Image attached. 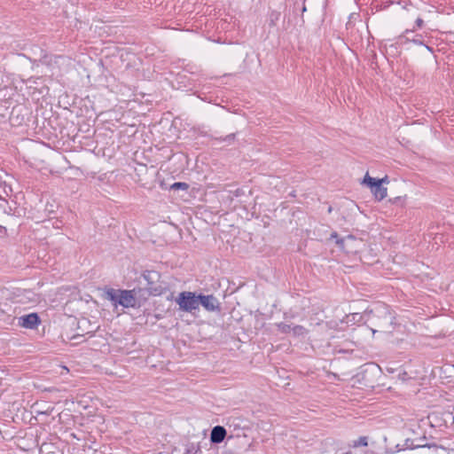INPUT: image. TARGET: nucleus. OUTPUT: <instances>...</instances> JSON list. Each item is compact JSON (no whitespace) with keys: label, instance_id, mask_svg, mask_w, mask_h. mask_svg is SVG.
<instances>
[{"label":"nucleus","instance_id":"5701e85b","mask_svg":"<svg viewBox=\"0 0 454 454\" xmlns=\"http://www.w3.org/2000/svg\"><path fill=\"white\" fill-rule=\"evenodd\" d=\"M380 180H382V184L383 183H387V176H385L384 178H381Z\"/></svg>","mask_w":454,"mask_h":454},{"label":"nucleus","instance_id":"20e7f679","mask_svg":"<svg viewBox=\"0 0 454 454\" xmlns=\"http://www.w3.org/2000/svg\"><path fill=\"white\" fill-rule=\"evenodd\" d=\"M329 239H334L335 244L338 246V247L347 254H356V247H348V243L358 242L357 239L353 235H348L344 238H340L336 231H333L331 233Z\"/></svg>","mask_w":454,"mask_h":454},{"label":"nucleus","instance_id":"0eeeda50","mask_svg":"<svg viewBox=\"0 0 454 454\" xmlns=\"http://www.w3.org/2000/svg\"><path fill=\"white\" fill-rule=\"evenodd\" d=\"M19 322L25 328L35 329L40 325L41 319L36 313H30L20 317Z\"/></svg>","mask_w":454,"mask_h":454},{"label":"nucleus","instance_id":"f03ea898","mask_svg":"<svg viewBox=\"0 0 454 454\" xmlns=\"http://www.w3.org/2000/svg\"><path fill=\"white\" fill-rule=\"evenodd\" d=\"M176 303L179 305L181 310L185 312H192L199 309V295L192 292H181L176 298Z\"/></svg>","mask_w":454,"mask_h":454},{"label":"nucleus","instance_id":"412c9836","mask_svg":"<svg viewBox=\"0 0 454 454\" xmlns=\"http://www.w3.org/2000/svg\"><path fill=\"white\" fill-rule=\"evenodd\" d=\"M357 241L356 243H348L349 247H356V253L358 252V245L361 243V240L357 239Z\"/></svg>","mask_w":454,"mask_h":454},{"label":"nucleus","instance_id":"f3484780","mask_svg":"<svg viewBox=\"0 0 454 454\" xmlns=\"http://www.w3.org/2000/svg\"><path fill=\"white\" fill-rule=\"evenodd\" d=\"M235 133H231V134H229L223 137H218V138H215L216 140H219V141H225V142H228V143H231L234 141L235 139Z\"/></svg>","mask_w":454,"mask_h":454},{"label":"nucleus","instance_id":"39448f33","mask_svg":"<svg viewBox=\"0 0 454 454\" xmlns=\"http://www.w3.org/2000/svg\"><path fill=\"white\" fill-rule=\"evenodd\" d=\"M137 290H121L119 294L118 304L123 308H138L141 303L136 297Z\"/></svg>","mask_w":454,"mask_h":454},{"label":"nucleus","instance_id":"1a4fd4ad","mask_svg":"<svg viewBox=\"0 0 454 454\" xmlns=\"http://www.w3.org/2000/svg\"><path fill=\"white\" fill-rule=\"evenodd\" d=\"M227 431L226 429L222 426H215L212 428L210 433V442L212 443H221L223 442L224 438L226 437Z\"/></svg>","mask_w":454,"mask_h":454},{"label":"nucleus","instance_id":"4468645a","mask_svg":"<svg viewBox=\"0 0 454 454\" xmlns=\"http://www.w3.org/2000/svg\"><path fill=\"white\" fill-rule=\"evenodd\" d=\"M291 331L293 332L294 336H301L307 333L306 328L299 325L293 326Z\"/></svg>","mask_w":454,"mask_h":454},{"label":"nucleus","instance_id":"a211bd4d","mask_svg":"<svg viewBox=\"0 0 454 454\" xmlns=\"http://www.w3.org/2000/svg\"><path fill=\"white\" fill-rule=\"evenodd\" d=\"M279 16H280V13L278 12H276V11L271 12L270 14V25L274 26L275 21L278 20Z\"/></svg>","mask_w":454,"mask_h":454},{"label":"nucleus","instance_id":"dca6fc26","mask_svg":"<svg viewBox=\"0 0 454 454\" xmlns=\"http://www.w3.org/2000/svg\"><path fill=\"white\" fill-rule=\"evenodd\" d=\"M201 450L199 445L191 444L185 450V454H200Z\"/></svg>","mask_w":454,"mask_h":454},{"label":"nucleus","instance_id":"9b49d317","mask_svg":"<svg viewBox=\"0 0 454 454\" xmlns=\"http://www.w3.org/2000/svg\"><path fill=\"white\" fill-rule=\"evenodd\" d=\"M422 38V35H416L412 39H410L409 37H407L405 35H401L399 36V40L401 43L403 42H407V41H411L413 43L415 44H419V45H423L424 43L423 41L421 40Z\"/></svg>","mask_w":454,"mask_h":454},{"label":"nucleus","instance_id":"6ab92c4d","mask_svg":"<svg viewBox=\"0 0 454 454\" xmlns=\"http://www.w3.org/2000/svg\"><path fill=\"white\" fill-rule=\"evenodd\" d=\"M416 27L421 28L424 25V20L421 18H418L415 21Z\"/></svg>","mask_w":454,"mask_h":454},{"label":"nucleus","instance_id":"2eb2a0df","mask_svg":"<svg viewBox=\"0 0 454 454\" xmlns=\"http://www.w3.org/2000/svg\"><path fill=\"white\" fill-rule=\"evenodd\" d=\"M278 331H280L283 333H288L292 330L291 325L286 324L284 322H280L276 325Z\"/></svg>","mask_w":454,"mask_h":454},{"label":"nucleus","instance_id":"f8f14e48","mask_svg":"<svg viewBox=\"0 0 454 454\" xmlns=\"http://www.w3.org/2000/svg\"><path fill=\"white\" fill-rule=\"evenodd\" d=\"M352 446L354 448L368 446V437L367 436H360L357 440L353 441Z\"/></svg>","mask_w":454,"mask_h":454},{"label":"nucleus","instance_id":"423d86ee","mask_svg":"<svg viewBox=\"0 0 454 454\" xmlns=\"http://www.w3.org/2000/svg\"><path fill=\"white\" fill-rule=\"evenodd\" d=\"M201 305L206 310L214 312H219L221 310V305L218 300L212 294L205 295L202 294H199V306Z\"/></svg>","mask_w":454,"mask_h":454},{"label":"nucleus","instance_id":"aec40b11","mask_svg":"<svg viewBox=\"0 0 454 454\" xmlns=\"http://www.w3.org/2000/svg\"><path fill=\"white\" fill-rule=\"evenodd\" d=\"M414 440H415V443H427L426 442V440H427L426 436H422V437H419V438L414 439Z\"/></svg>","mask_w":454,"mask_h":454},{"label":"nucleus","instance_id":"6e6552de","mask_svg":"<svg viewBox=\"0 0 454 454\" xmlns=\"http://www.w3.org/2000/svg\"><path fill=\"white\" fill-rule=\"evenodd\" d=\"M419 448H428V449H434L435 451L438 450L439 448H441L436 443H415L414 439L407 438L403 444L402 445V448L399 449V450H415Z\"/></svg>","mask_w":454,"mask_h":454},{"label":"nucleus","instance_id":"ddd939ff","mask_svg":"<svg viewBox=\"0 0 454 454\" xmlns=\"http://www.w3.org/2000/svg\"><path fill=\"white\" fill-rule=\"evenodd\" d=\"M189 187H190V185L184 182H176L170 185V189L174 190V191H177V190L187 191L189 189Z\"/></svg>","mask_w":454,"mask_h":454},{"label":"nucleus","instance_id":"b1692460","mask_svg":"<svg viewBox=\"0 0 454 454\" xmlns=\"http://www.w3.org/2000/svg\"><path fill=\"white\" fill-rule=\"evenodd\" d=\"M337 352L338 353H348V351L345 350V349H339Z\"/></svg>","mask_w":454,"mask_h":454},{"label":"nucleus","instance_id":"7ed1b4c3","mask_svg":"<svg viewBox=\"0 0 454 454\" xmlns=\"http://www.w3.org/2000/svg\"><path fill=\"white\" fill-rule=\"evenodd\" d=\"M362 184H365L371 189V192H372L376 200L380 201L387 197V190L382 185V180L372 177L368 173H366Z\"/></svg>","mask_w":454,"mask_h":454},{"label":"nucleus","instance_id":"f257e3e1","mask_svg":"<svg viewBox=\"0 0 454 454\" xmlns=\"http://www.w3.org/2000/svg\"><path fill=\"white\" fill-rule=\"evenodd\" d=\"M143 278L146 281V291L149 295L160 296L168 290L167 284L161 280V274L157 270H145L142 273Z\"/></svg>","mask_w":454,"mask_h":454},{"label":"nucleus","instance_id":"4be33fe9","mask_svg":"<svg viewBox=\"0 0 454 454\" xmlns=\"http://www.w3.org/2000/svg\"><path fill=\"white\" fill-rule=\"evenodd\" d=\"M423 45H424V46H425V47H426L429 51L434 52V48H433V47H431V46H429V45H427V44H425V43H424Z\"/></svg>","mask_w":454,"mask_h":454},{"label":"nucleus","instance_id":"a878e982","mask_svg":"<svg viewBox=\"0 0 454 454\" xmlns=\"http://www.w3.org/2000/svg\"><path fill=\"white\" fill-rule=\"evenodd\" d=\"M411 32H413V30H409V29H407V30L405 31V34H409V33H411Z\"/></svg>","mask_w":454,"mask_h":454},{"label":"nucleus","instance_id":"393cba45","mask_svg":"<svg viewBox=\"0 0 454 454\" xmlns=\"http://www.w3.org/2000/svg\"><path fill=\"white\" fill-rule=\"evenodd\" d=\"M3 231H6V229H5L4 227H3V226H0V233H1Z\"/></svg>","mask_w":454,"mask_h":454},{"label":"nucleus","instance_id":"9d476101","mask_svg":"<svg viewBox=\"0 0 454 454\" xmlns=\"http://www.w3.org/2000/svg\"><path fill=\"white\" fill-rule=\"evenodd\" d=\"M121 291V289L108 288L106 292V298L110 300L114 305H117Z\"/></svg>","mask_w":454,"mask_h":454}]
</instances>
